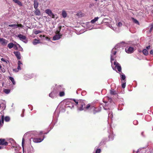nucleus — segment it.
I'll return each mask as SVG.
<instances>
[{
	"label": "nucleus",
	"instance_id": "38",
	"mask_svg": "<svg viewBox=\"0 0 153 153\" xmlns=\"http://www.w3.org/2000/svg\"><path fill=\"white\" fill-rule=\"evenodd\" d=\"M105 144V141L103 140H102L99 144V146H100L102 145H103Z\"/></svg>",
	"mask_w": 153,
	"mask_h": 153
},
{
	"label": "nucleus",
	"instance_id": "1",
	"mask_svg": "<svg viewBox=\"0 0 153 153\" xmlns=\"http://www.w3.org/2000/svg\"><path fill=\"white\" fill-rule=\"evenodd\" d=\"M117 51L113 49L111 51V66L114 70H116L117 69L119 72L121 71V68L120 65L116 61H114V59L115 58V55Z\"/></svg>",
	"mask_w": 153,
	"mask_h": 153
},
{
	"label": "nucleus",
	"instance_id": "27",
	"mask_svg": "<svg viewBox=\"0 0 153 153\" xmlns=\"http://www.w3.org/2000/svg\"><path fill=\"white\" fill-rule=\"evenodd\" d=\"M39 3L37 1H35L34 3V7L35 9H36L37 8L38 6Z\"/></svg>",
	"mask_w": 153,
	"mask_h": 153
},
{
	"label": "nucleus",
	"instance_id": "12",
	"mask_svg": "<svg viewBox=\"0 0 153 153\" xmlns=\"http://www.w3.org/2000/svg\"><path fill=\"white\" fill-rule=\"evenodd\" d=\"M45 136H43V138L42 139L40 138H33V141L35 143H40L45 138Z\"/></svg>",
	"mask_w": 153,
	"mask_h": 153
},
{
	"label": "nucleus",
	"instance_id": "35",
	"mask_svg": "<svg viewBox=\"0 0 153 153\" xmlns=\"http://www.w3.org/2000/svg\"><path fill=\"white\" fill-rule=\"evenodd\" d=\"M62 15L63 17L65 18L67 16V13L65 11H63L62 12Z\"/></svg>",
	"mask_w": 153,
	"mask_h": 153
},
{
	"label": "nucleus",
	"instance_id": "39",
	"mask_svg": "<svg viewBox=\"0 0 153 153\" xmlns=\"http://www.w3.org/2000/svg\"><path fill=\"white\" fill-rule=\"evenodd\" d=\"M10 92V90L8 89H5L4 90V92L6 94H8Z\"/></svg>",
	"mask_w": 153,
	"mask_h": 153
},
{
	"label": "nucleus",
	"instance_id": "14",
	"mask_svg": "<svg viewBox=\"0 0 153 153\" xmlns=\"http://www.w3.org/2000/svg\"><path fill=\"white\" fill-rule=\"evenodd\" d=\"M18 66L17 67V70L18 71H16V69H14L13 71H15L16 72H18V71L21 70V66L22 65V63L20 61H19L18 62Z\"/></svg>",
	"mask_w": 153,
	"mask_h": 153
},
{
	"label": "nucleus",
	"instance_id": "56",
	"mask_svg": "<svg viewBox=\"0 0 153 153\" xmlns=\"http://www.w3.org/2000/svg\"><path fill=\"white\" fill-rule=\"evenodd\" d=\"M24 111H25V110L24 109H23L22 111V113H24Z\"/></svg>",
	"mask_w": 153,
	"mask_h": 153
},
{
	"label": "nucleus",
	"instance_id": "28",
	"mask_svg": "<svg viewBox=\"0 0 153 153\" xmlns=\"http://www.w3.org/2000/svg\"><path fill=\"white\" fill-rule=\"evenodd\" d=\"M99 18V17H95L94 18V19H93L91 21V23H92V24L96 22L98 20Z\"/></svg>",
	"mask_w": 153,
	"mask_h": 153
},
{
	"label": "nucleus",
	"instance_id": "16",
	"mask_svg": "<svg viewBox=\"0 0 153 153\" xmlns=\"http://www.w3.org/2000/svg\"><path fill=\"white\" fill-rule=\"evenodd\" d=\"M9 26L10 27H12L13 28H16L17 27H22L23 26L21 24H19V25H16V24H14V25H9Z\"/></svg>",
	"mask_w": 153,
	"mask_h": 153
},
{
	"label": "nucleus",
	"instance_id": "53",
	"mask_svg": "<svg viewBox=\"0 0 153 153\" xmlns=\"http://www.w3.org/2000/svg\"><path fill=\"white\" fill-rule=\"evenodd\" d=\"M21 117H24V113H22V114H21Z\"/></svg>",
	"mask_w": 153,
	"mask_h": 153
},
{
	"label": "nucleus",
	"instance_id": "33",
	"mask_svg": "<svg viewBox=\"0 0 153 153\" xmlns=\"http://www.w3.org/2000/svg\"><path fill=\"white\" fill-rule=\"evenodd\" d=\"M126 80H124L122 82V87L124 88H125L126 86Z\"/></svg>",
	"mask_w": 153,
	"mask_h": 153
},
{
	"label": "nucleus",
	"instance_id": "34",
	"mask_svg": "<svg viewBox=\"0 0 153 153\" xmlns=\"http://www.w3.org/2000/svg\"><path fill=\"white\" fill-rule=\"evenodd\" d=\"M95 150L96 151L95 153H100L101 152V150L100 149H98L96 147L95 148Z\"/></svg>",
	"mask_w": 153,
	"mask_h": 153
},
{
	"label": "nucleus",
	"instance_id": "62",
	"mask_svg": "<svg viewBox=\"0 0 153 153\" xmlns=\"http://www.w3.org/2000/svg\"><path fill=\"white\" fill-rule=\"evenodd\" d=\"M43 37H45V36L44 35H43Z\"/></svg>",
	"mask_w": 153,
	"mask_h": 153
},
{
	"label": "nucleus",
	"instance_id": "48",
	"mask_svg": "<svg viewBox=\"0 0 153 153\" xmlns=\"http://www.w3.org/2000/svg\"><path fill=\"white\" fill-rule=\"evenodd\" d=\"M150 54L153 55V50H151V51L150 52Z\"/></svg>",
	"mask_w": 153,
	"mask_h": 153
},
{
	"label": "nucleus",
	"instance_id": "44",
	"mask_svg": "<svg viewBox=\"0 0 153 153\" xmlns=\"http://www.w3.org/2000/svg\"><path fill=\"white\" fill-rule=\"evenodd\" d=\"M122 23L121 22H119L118 23V24L117 25V26L119 27H121L122 26Z\"/></svg>",
	"mask_w": 153,
	"mask_h": 153
},
{
	"label": "nucleus",
	"instance_id": "36",
	"mask_svg": "<svg viewBox=\"0 0 153 153\" xmlns=\"http://www.w3.org/2000/svg\"><path fill=\"white\" fill-rule=\"evenodd\" d=\"M132 19L133 20V22H134L135 24H136L138 25L139 24V22L136 19H134V18H132Z\"/></svg>",
	"mask_w": 153,
	"mask_h": 153
},
{
	"label": "nucleus",
	"instance_id": "43",
	"mask_svg": "<svg viewBox=\"0 0 153 153\" xmlns=\"http://www.w3.org/2000/svg\"><path fill=\"white\" fill-rule=\"evenodd\" d=\"M151 27L150 28V30H149V32H151V31H152L153 29V25H151Z\"/></svg>",
	"mask_w": 153,
	"mask_h": 153
},
{
	"label": "nucleus",
	"instance_id": "13",
	"mask_svg": "<svg viewBox=\"0 0 153 153\" xmlns=\"http://www.w3.org/2000/svg\"><path fill=\"white\" fill-rule=\"evenodd\" d=\"M57 94V93L54 90V91L51 92L49 94V96L51 98L53 99L56 97Z\"/></svg>",
	"mask_w": 153,
	"mask_h": 153
},
{
	"label": "nucleus",
	"instance_id": "30",
	"mask_svg": "<svg viewBox=\"0 0 153 153\" xmlns=\"http://www.w3.org/2000/svg\"><path fill=\"white\" fill-rule=\"evenodd\" d=\"M14 44L13 43H10L8 44L7 47L9 49H11L13 47Z\"/></svg>",
	"mask_w": 153,
	"mask_h": 153
},
{
	"label": "nucleus",
	"instance_id": "20",
	"mask_svg": "<svg viewBox=\"0 0 153 153\" xmlns=\"http://www.w3.org/2000/svg\"><path fill=\"white\" fill-rule=\"evenodd\" d=\"M33 77L32 75L26 74L24 76V79L26 80H27L31 79Z\"/></svg>",
	"mask_w": 153,
	"mask_h": 153
},
{
	"label": "nucleus",
	"instance_id": "18",
	"mask_svg": "<svg viewBox=\"0 0 153 153\" xmlns=\"http://www.w3.org/2000/svg\"><path fill=\"white\" fill-rule=\"evenodd\" d=\"M121 80L122 82L124 80H126V76L123 73H120Z\"/></svg>",
	"mask_w": 153,
	"mask_h": 153
},
{
	"label": "nucleus",
	"instance_id": "60",
	"mask_svg": "<svg viewBox=\"0 0 153 153\" xmlns=\"http://www.w3.org/2000/svg\"><path fill=\"white\" fill-rule=\"evenodd\" d=\"M42 37V35H40V37Z\"/></svg>",
	"mask_w": 153,
	"mask_h": 153
},
{
	"label": "nucleus",
	"instance_id": "25",
	"mask_svg": "<svg viewBox=\"0 0 153 153\" xmlns=\"http://www.w3.org/2000/svg\"><path fill=\"white\" fill-rule=\"evenodd\" d=\"M40 43V41L39 40H37L36 39H34V40L33 42V44L34 45H36L38 44L39 43Z\"/></svg>",
	"mask_w": 153,
	"mask_h": 153
},
{
	"label": "nucleus",
	"instance_id": "5",
	"mask_svg": "<svg viewBox=\"0 0 153 153\" xmlns=\"http://www.w3.org/2000/svg\"><path fill=\"white\" fill-rule=\"evenodd\" d=\"M17 37H19L21 40L23 41L25 43H26L27 42V41L26 39V37L25 36L19 34L17 35Z\"/></svg>",
	"mask_w": 153,
	"mask_h": 153
},
{
	"label": "nucleus",
	"instance_id": "45",
	"mask_svg": "<svg viewBox=\"0 0 153 153\" xmlns=\"http://www.w3.org/2000/svg\"><path fill=\"white\" fill-rule=\"evenodd\" d=\"M73 100L75 102L76 105H78V100H76L74 99H73Z\"/></svg>",
	"mask_w": 153,
	"mask_h": 153
},
{
	"label": "nucleus",
	"instance_id": "42",
	"mask_svg": "<svg viewBox=\"0 0 153 153\" xmlns=\"http://www.w3.org/2000/svg\"><path fill=\"white\" fill-rule=\"evenodd\" d=\"M113 115L112 112H110L108 114V117L110 118H111L112 117Z\"/></svg>",
	"mask_w": 153,
	"mask_h": 153
},
{
	"label": "nucleus",
	"instance_id": "49",
	"mask_svg": "<svg viewBox=\"0 0 153 153\" xmlns=\"http://www.w3.org/2000/svg\"><path fill=\"white\" fill-rule=\"evenodd\" d=\"M150 46L149 45L148 46H147V47H146V49L149 50L150 49Z\"/></svg>",
	"mask_w": 153,
	"mask_h": 153
},
{
	"label": "nucleus",
	"instance_id": "41",
	"mask_svg": "<svg viewBox=\"0 0 153 153\" xmlns=\"http://www.w3.org/2000/svg\"><path fill=\"white\" fill-rule=\"evenodd\" d=\"M24 137L23 138L22 141V146L23 148V150L24 149Z\"/></svg>",
	"mask_w": 153,
	"mask_h": 153
},
{
	"label": "nucleus",
	"instance_id": "19",
	"mask_svg": "<svg viewBox=\"0 0 153 153\" xmlns=\"http://www.w3.org/2000/svg\"><path fill=\"white\" fill-rule=\"evenodd\" d=\"M62 36V35L58 34L54 36L53 38V40H56L59 39Z\"/></svg>",
	"mask_w": 153,
	"mask_h": 153
},
{
	"label": "nucleus",
	"instance_id": "21",
	"mask_svg": "<svg viewBox=\"0 0 153 153\" xmlns=\"http://www.w3.org/2000/svg\"><path fill=\"white\" fill-rule=\"evenodd\" d=\"M58 93H59V95L60 97H62L64 96L65 94V89L62 91H61L59 92Z\"/></svg>",
	"mask_w": 153,
	"mask_h": 153
},
{
	"label": "nucleus",
	"instance_id": "15",
	"mask_svg": "<svg viewBox=\"0 0 153 153\" xmlns=\"http://www.w3.org/2000/svg\"><path fill=\"white\" fill-rule=\"evenodd\" d=\"M14 54L16 57L18 59H20L21 58V54L20 53L19 51H14L13 52Z\"/></svg>",
	"mask_w": 153,
	"mask_h": 153
},
{
	"label": "nucleus",
	"instance_id": "17",
	"mask_svg": "<svg viewBox=\"0 0 153 153\" xmlns=\"http://www.w3.org/2000/svg\"><path fill=\"white\" fill-rule=\"evenodd\" d=\"M45 13L50 16H54L53 13L50 9H48L46 10H45Z\"/></svg>",
	"mask_w": 153,
	"mask_h": 153
},
{
	"label": "nucleus",
	"instance_id": "37",
	"mask_svg": "<svg viewBox=\"0 0 153 153\" xmlns=\"http://www.w3.org/2000/svg\"><path fill=\"white\" fill-rule=\"evenodd\" d=\"M61 27H62L61 26H59L58 29L56 31V32L57 34H59V32L60 31Z\"/></svg>",
	"mask_w": 153,
	"mask_h": 153
},
{
	"label": "nucleus",
	"instance_id": "59",
	"mask_svg": "<svg viewBox=\"0 0 153 153\" xmlns=\"http://www.w3.org/2000/svg\"><path fill=\"white\" fill-rule=\"evenodd\" d=\"M1 120H0V125H1Z\"/></svg>",
	"mask_w": 153,
	"mask_h": 153
},
{
	"label": "nucleus",
	"instance_id": "58",
	"mask_svg": "<svg viewBox=\"0 0 153 153\" xmlns=\"http://www.w3.org/2000/svg\"><path fill=\"white\" fill-rule=\"evenodd\" d=\"M21 50L22 51H23V49L21 47Z\"/></svg>",
	"mask_w": 153,
	"mask_h": 153
},
{
	"label": "nucleus",
	"instance_id": "63",
	"mask_svg": "<svg viewBox=\"0 0 153 153\" xmlns=\"http://www.w3.org/2000/svg\"><path fill=\"white\" fill-rule=\"evenodd\" d=\"M13 104H12V106H13Z\"/></svg>",
	"mask_w": 153,
	"mask_h": 153
},
{
	"label": "nucleus",
	"instance_id": "29",
	"mask_svg": "<svg viewBox=\"0 0 153 153\" xmlns=\"http://www.w3.org/2000/svg\"><path fill=\"white\" fill-rule=\"evenodd\" d=\"M110 93L111 95H116L117 94L116 91L114 89H111L110 90Z\"/></svg>",
	"mask_w": 153,
	"mask_h": 153
},
{
	"label": "nucleus",
	"instance_id": "55",
	"mask_svg": "<svg viewBox=\"0 0 153 153\" xmlns=\"http://www.w3.org/2000/svg\"><path fill=\"white\" fill-rule=\"evenodd\" d=\"M3 148V147L0 145V149H1Z\"/></svg>",
	"mask_w": 153,
	"mask_h": 153
},
{
	"label": "nucleus",
	"instance_id": "22",
	"mask_svg": "<svg viewBox=\"0 0 153 153\" xmlns=\"http://www.w3.org/2000/svg\"><path fill=\"white\" fill-rule=\"evenodd\" d=\"M13 1L16 3L18 4L20 6H22V2L18 0H13Z\"/></svg>",
	"mask_w": 153,
	"mask_h": 153
},
{
	"label": "nucleus",
	"instance_id": "46",
	"mask_svg": "<svg viewBox=\"0 0 153 153\" xmlns=\"http://www.w3.org/2000/svg\"><path fill=\"white\" fill-rule=\"evenodd\" d=\"M133 123L135 125H136L138 124V121L137 120H134L133 121Z\"/></svg>",
	"mask_w": 153,
	"mask_h": 153
},
{
	"label": "nucleus",
	"instance_id": "24",
	"mask_svg": "<svg viewBox=\"0 0 153 153\" xmlns=\"http://www.w3.org/2000/svg\"><path fill=\"white\" fill-rule=\"evenodd\" d=\"M36 10L34 12L35 14L36 15L39 16L40 15V12L39 10L37 8L35 9Z\"/></svg>",
	"mask_w": 153,
	"mask_h": 153
},
{
	"label": "nucleus",
	"instance_id": "31",
	"mask_svg": "<svg viewBox=\"0 0 153 153\" xmlns=\"http://www.w3.org/2000/svg\"><path fill=\"white\" fill-rule=\"evenodd\" d=\"M143 53L144 55L146 56L148 55L149 54L147 50L146 49H144L143 50Z\"/></svg>",
	"mask_w": 153,
	"mask_h": 153
},
{
	"label": "nucleus",
	"instance_id": "52",
	"mask_svg": "<svg viewBox=\"0 0 153 153\" xmlns=\"http://www.w3.org/2000/svg\"><path fill=\"white\" fill-rule=\"evenodd\" d=\"M103 108H104V109H105V110H107L108 109H110V108H105V107H103Z\"/></svg>",
	"mask_w": 153,
	"mask_h": 153
},
{
	"label": "nucleus",
	"instance_id": "10",
	"mask_svg": "<svg viewBox=\"0 0 153 153\" xmlns=\"http://www.w3.org/2000/svg\"><path fill=\"white\" fill-rule=\"evenodd\" d=\"M1 121L3 124L4 123V120L7 122H9L10 120V118L9 116H6L4 118L3 115H1Z\"/></svg>",
	"mask_w": 153,
	"mask_h": 153
},
{
	"label": "nucleus",
	"instance_id": "47",
	"mask_svg": "<svg viewBox=\"0 0 153 153\" xmlns=\"http://www.w3.org/2000/svg\"><path fill=\"white\" fill-rule=\"evenodd\" d=\"M1 61H3V62H6L7 63V61H6V60L4 58H2L1 59Z\"/></svg>",
	"mask_w": 153,
	"mask_h": 153
},
{
	"label": "nucleus",
	"instance_id": "61",
	"mask_svg": "<svg viewBox=\"0 0 153 153\" xmlns=\"http://www.w3.org/2000/svg\"><path fill=\"white\" fill-rule=\"evenodd\" d=\"M94 1H97L98 0H94Z\"/></svg>",
	"mask_w": 153,
	"mask_h": 153
},
{
	"label": "nucleus",
	"instance_id": "57",
	"mask_svg": "<svg viewBox=\"0 0 153 153\" xmlns=\"http://www.w3.org/2000/svg\"><path fill=\"white\" fill-rule=\"evenodd\" d=\"M48 132H46V133H44V134H47L48 133Z\"/></svg>",
	"mask_w": 153,
	"mask_h": 153
},
{
	"label": "nucleus",
	"instance_id": "4",
	"mask_svg": "<svg viewBox=\"0 0 153 153\" xmlns=\"http://www.w3.org/2000/svg\"><path fill=\"white\" fill-rule=\"evenodd\" d=\"M89 110H92L93 111V113L94 114H95L96 113L100 112L101 111L100 108H97L91 106Z\"/></svg>",
	"mask_w": 153,
	"mask_h": 153
},
{
	"label": "nucleus",
	"instance_id": "3",
	"mask_svg": "<svg viewBox=\"0 0 153 153\" xmlns=\"http://www.w3.org/2000/svg\"><path fill=\"white\" fill-rule=\"evenodd\" d=\"M127 45V44L124 42H122L120 43H119L113 49H114V50H117L119 48H122L123 47H126Z\"/></svg>",
	"mask_w": 153,
	"mask_h": 153
},
{
	"label": "nucleus",
	"instance_id": "40",
	"mask_svg": "<svg viewBox=\"0 0 153 153\" xmlns=\"http://www.w3.org/2000/svg\"><path fill=\"white\" fill-rule=\"evenodd\" d=\"M41 32L40 30H35L34 31V33L35 34H37Z\"/></svg>",
	"mask_w": 153,
	"mask_h": 153
},
{
	"label": "nucleus",
	"instance_id": "2",
	"mask_svg": "<svg viewBox=\"0 0 153 153\" xmlns=\"http://www.w3.org/2000/svg\"><path fill=\"white\" fill-rule=\"evenodd\" d=\"M80 106L78 107L77 110L79 111H85L89 110L90 107V104H88L86 105L85 102L83 101L79 102Z\"/></svg>",
	"mask_w": 153,
	"mask_h": 153
},
{
	"label": "nucleus",
	"instance_id": "50",
	"mask_svg": "<svg viewBox=\"0 0 153 153\" xmlns=\"http://www.w3.org/2000/svg\"><path fill=\"white\" fill-rule=\"evenodd\" d=\"M45 39H46V40H50L49 39V38H48V37H45Z\"/></svg>",
	"mask_w": 153,
	"mask_h": 153
},
{
	"label": "nucleus",
	"instance_id": "9",
	"mask_svg": "<svg viewBox=\"0 0 153 153\" xmlns=\"http://www.w3.org/2000/svg\"><path fill=\"white\" fill-rule=\"evenodd\" d=\"M134 48L133 47H127L126 48L125 51L128 53H131L133 52Z\"/></svg>",
	"mask_w": 153,
	"mask_h": 153
},
{
	"label": "nucleus",
	"instance_id": "6",
	"mask_svg": "<svg viewBox=\"0 0 153 153\" xmlns=\"http://www.w3.org/2000/svg\"><path fill=\"white\" fill-rule=\"evenodd\" d=\"M8 40L3 38H0V44L3 46H6L8 42Z\"/></svg>",
	"mask_w": 153,
	"mask_h": 153
},
{
	"label": "nucleus",
	"instance_id": "26",
	"mask_svg": "<svg viewBox=\"0 0 153 153\" xmlns=\"http://www.w3.org/2000/svg\"><path fill=\"white\" fill-rule=\"evenodd\" d=\"M9 79L12 82L13 84V85H15L16 84V82L14 80V79L12 77L10 76L9 77Z\"/></svg>",
	"mask_w": 153,
	"mask_h": 153
},
{
	"label": "nucleus",
	"instance_id": "54",
	"mask_svg": "<svg viewBox=\"0 0 153 153\" xmlns=\"http://www.w3.org/2000/svg\"><path fill=\"white\" fill-rule=\"evenodd\" d=\"M112 29H113L114 30H115L116 29V28H113L112 27Z\"/></svg>",
	"mask_w": 153,
	"mask_h": 153
},
{
	"label": "nucleus",
	"instance_id": "51",
	"mask_svg": "<svg viewBox=\"0 0 153 153\" xmlns=\"http://www.w3.org/2000/svg\"><path fill=\"white\" fill-rule=\"evenodd\" d=\"M43 133V132L42 131H41L40 132L39 134V135H41Z\"/></svg>",
	"mask_w": 153,
	"mask_h": 153
},
{
	"label": "nucleus",
	"instance_id": "8",
	"mask_svg": "<svg viewBox=\"0 0 153 153\" xmlns=\"http://www.w3.org/2000/svg\"><path fill=\"white\" fill-rule=\"evenodd\" d=\"M67 103L65 105V107L66 108H73L74 106V104L72 102L71 100H68Z\"/></svg>",
	"mask_w": 153,
	"mask_h": 153
},
{
	"label": "nucleus",
	"instance_id": "7",
	"mask_svg": "<svg viewBox=\"0 0 153 153\" xmlns=\"http://www.w3.org/2000/svg\"><path fill=\"white\" fill-rule=\"evenodd\" d=\"M65 89L63 88L62 85H56L55 89L54 90L57 93L61 91H62Z\"/></svg>",
	"mask_w": 153,
	"mask_h": 153
},
{
	"label": "nucleus",
	"instance_id": "11",
	"mask_svg": "<svg viewBox=\"0 0 153 153\" xmlns=\"http://www.w3.org/2000/svg\"><path fill=\"white\" fill-rule=\"evenodd\" d=\"M8 143L4 139H0V145L6 146L8 145Z\"/></svg>",
	"mask_w": 153,
	"mask_h": 153
},
{
	"label": "nucleus",
	"instance_id": "32",
	"mask_svg": "<svg viewBox=\"0 0 153 153\" xmlns=\"http://www.w3.org/2000/svg\"><path fill=\"white\" fill-rule=\"evenodd\" d=\"M9 142L12 145H14L15 143V142L14 140L12 138H10L9 140Z\"/></svg>",
	"mask_w": 153,
	"mask_h": 153
},
{
	"label": "nucleus",
	"instance_id": "23",
	"mask_svg": "<svg viewBox=\"0 0 153 153\" xmlns=\"http://www.w3.org/2000/svg\"><path fill=\"white\" fill-rule=\"evenodd\" d=\"M114 134L113 133L110 134L108 136L109 140H112L114 139Z\"/></svg>",
	"mask_w": 153,
	"mask_h": 153
}]
</instances>
